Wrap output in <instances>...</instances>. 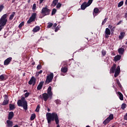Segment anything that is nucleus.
<instances>
[{
	"mask_svg": "<svg viewBox=\"0 0 127 127\" xmlns=\"http://www.w3.org/2000/svg\"><path fill=\"white\" fill-rule=\"evenodd\" d=\"M46 117L48 121V124L50 125V124H51V122L55 121L56 125H57V127H60V125H59V118H58V115L57 113H48Z\"/></svg>",
	"mask_w": 127,
	"mask_h": 127,
	"instance_id": "f257e3e1",
	"label": "nucleus"
},
{
	"mask_svg": "<svg viewBox=\"0 0 127 127\" xmlns=\"http://www.w3.org/2000/svg\"><path fill=\"white\" fill-rule=\"evenodd\" d=\"M17 104L18 107H22L25 111H27V101L25 100V98L21 97V100H18Z\"/></svg>",
	"mask_w": 127,
	"mask_h": 127,
	"instance_id": "f03ea898",
	"label": "nucleus"
},
{
	"mask_svg": "<svg viewBox=\"0 0 127 127\" xmlns=\"http://www.w3.org/2000/svg\"><path fill=\"white\" fill-rule=\"evenodd\" d=\"M7 14H4L0 18V31H1L3 26L6 25V22H7Z\"/></svg>",
	"mask_w": 127,
	"mask_h": 127,
	"instance_id": "7ed1b4c3",
	"label": "nucleus"
},
{
	"mask_svg": "<svg viewBox=\"0 0 127 127\" xmlns=\"http://www.w3.org/2000/svg\"><path fill=\"white\" fill-rule=\"evenodd\" d=\"M50 11H51V10L48 8L47 6H46L42 8L41 13H42L44 16H46V15H49V14H50Z\"/></svg>",
	"mask_w": 127,
	"mask_h": 127,
	"instance_id": "20e7f679",
	"label": "nucleus"
},
{
	"mask_svg": "<svg viewBox=\"0 0 127 127\" xmlns=\"http://www.w3.org/2000/svg\"><path fill=\"white\" fill-rule=\"evenodd\" d=\"M54 77V74L53 73H50L48 76H47V78L45 81V84L47 85L49 84V83H51L53 80V78Z\"/></svg>",
	"mask_w": 127,
	"mask_h": 127,
	"instance_id": "39448f33",
	"label": "nucleus"
},
{
	"mask_svg": "<svg viewBox=\"0 0 127 127\" xmlns=\"http://www.w3.org/2000/svg\"><path fill=\"white\" fill-rule=\"evenodd\" d=\"M112 120H114V115L113 114H110L109 116L103 122V124L105 126L106 125H108Z\"/></svg>",
	"mask_w": 127,
	"mask_h": 127,
	"instance_id": "423d86ee",
	"label": "nucleus"
},
{
	"mask_svg": "<svg viewBox=\"0 0 127 127\" xmlns=\"http://www.w3.org/2000/svg\"><path fill=\"white\" fill-rule=\"evenodd\" d=\"M114 72V77L115 78H117V77L120 75V73H121V67H120V65H118L117 67L116 70Z\"/></svg>",
	"mask_w": 127,
	"mask_h": 127,
	"instance_id": "0eeeda50",
	"label": "nucleus"
},
{
	"mask_svg": "<svg viewBox=\"0 0 127 127\" xmlns=\"http://www.w3.org/2000/svg\"><path fill=\"white\" fill-rule=\"evenodd\" d=\"M43 96V99H44V101L45 102H47V100H48V99H49V98L50 99H52V96H50L49 94H48V93H44L42 94Z\"/></svg>",
	"mask_w": 127,
	"mask_h": 127,
	"instance_id": "6e6552de",
	"label": "nucleus"
},
{
	"mask_svg": "<svg viewBox=\"0 0 127 127\" xmlns=\"http://www.w3.org/2000/svg\"><path fill=\"white\" fill-rule=\"evenodd\" d=\"M28 84L29 85H32L33 84V86H34V85L36 84V79L34 76H32L30 80L28 82Z\"/></svg>",
	"mask_w": 127,
	"mask_h": 127,
	"instance_id": "1a4fd4ad",
	"label": "nucleus"
},
{
	"mask_svg": "<svg viewBox=\"0 0 127 127\" xmlns=\"http://www.w3.org/2000/svg\"><path fill=\"white\" fill-rule=\"evenodd\" d=\"M8 102H9L8 96H7V95L5 94L4 95V100L3 101V103H2V105L3 106H5L6 105H8Z\"/></svg>",
	"mask_w": 127,
	"mask_h": 127,
	"instance_id": "9d476101",
	"label": "nucleus"
},
{
	"mask_svg": "<svg viewBox=\"0 0 127 127\" xmlns=\"http://www.w3.org/2000/svg\"><path fill=\"white\" fill-rule=\"evenodd\" d=\"M6 127H12L13 126V122L11 121L10 120H7L6 122Z\"/></svg>",
	"mask_w": 127,
	"mask_h": 127,
	"instance_id": "9b49d317",
	"label": "nucleus"
},
{
	"mask_svg": "<svg viewBox=\"0 0 127 127\" xmlns=\"http://www.w3.org/2000/svg\"><path fill=\"white\" fill-rule=\"evenodd\" d=\"M64 67L61 68V71L63 73H67L68 71V68L66 67V66H67V63H65V64H64Z\"/></svg>",
	"mask_w": 127,
	"mask_h": 127,
	"instance_id": "f8f14e48",
	"label": "nucleus"
},
{
	"mask_svg": "<svg viewBox=\"0 0 127 127\" xmlns=\"http://www.w3.org/2000/svg\"><path fill=\"white\" fill-rule=\"evenodd\" d=\"M11 60H12V58H11V57L8 58L7 59H6L4 61V65H8V64H9V63H10Z\"/></svg>",
	"mask_w": 127,
	"mask_h": 127,
	"instance_id": "ddd939ff",
	"label": "nucleus"
},
{
	"mask_svg": "<svg viewBox=\"0 0 127 127\" xmlns=\"http://www.w3.org/2000/svg\"><path fill=\"white\" fill-rule=\"evenodd\" d=\"M116 68H117V64H114L110 69V73L114 74L116 71Z\"/></svg>",
	"mask_w": 127,
	"mask_h": 127,
	"instance_id": "4468645a",
	"label": "nucleus"
},
{
	"mask_svg": "<svg viewBox=\"0 0 127 127\" xmlns=\"http://www.w3.org/2000/svg\"><path fill=\"white\" fill-rule=\"evenodd\" d=\"M51 90H52L51 86H49L47 90V94L49 95L50 97H52L53 95V93H52V91H51Z\"/></svg>",
	"mask_w": 127,
	"mask_h": 127,
	"instance_id": "2eb2a0df",
	"label": "nucleus"
},
{
	"mask_svg": "<svg viewBox=\"0 0 127 127\" xmlns=\"http://www.w3.org/2000/svg\"><path fill=\"white\" fill-rule=\"evenodd\" d=\"M14 117V114L13 113V112H10L9 113L8 115V120H12V118Z\"/></svg>",
	"mask_w": 127,
	"mask_h": 127,
	"instance_id": "dca6fc26",
	"label": "nucleus"
},
{
	"mask_svg": "<svg viewBox=\"0 0 127 127\" xmlns=\"http://www.w3.org/2000/svg\"><path fill=\"white\" fill-rule=\"evenodd\" d=\"M43 84H44V81H41L37 87V89L38 91H40L41 89H42L43 87Z\"/></svg>",
	"mask_w": 127,
	"mask_h": 127,
	"instance_id": "f3484780",
	"label": "nucleus"
},
{
	"mask_svg": "<svg viewBox=\"0 0 127 127\" xmlns=\"http://www.w3.org/2000/svg\"><path fill=\"white\" fill-rule=\"evenodd\" d=\"M87 5V2H84L81 5V9L84 10V9H86V7H88V6Z\"/></svg>",
	"mask_w": 127,
	"mask_h": 127,
	"instance_id": "a211bd4d",
	"label": "nucleus"
},
{
	"mask_svg": "<svg viewBox=\"0 0 127 127\" xmlns=\"http://www.w3.org/2000/svg\"><path fill=\"white\" fill-rule=\"evenodd\" d=\"M125 35H126V33L124 32H121L120 33V35L119 36L120 40H123L124 37H125Z\"/></svg>",
	"mask_w": 127,
	"mask_h": 127,
	"instance_id": "6ab92c4d",
	"label": "nucleus"
},
{
	"mask_svg": "<svg viewBox=\"0 0 127 127\" xmlns=\"http://www.w3.org/2000/svg\"><path fill=\"white\" fill-rule=\"evenodd\" d=\"M40 30V27L39 26H37L35 27L32 30L33 32H38Z\"/></svg>",
	"mask_w": 127,
	"mask_h": 127,
	"instance_id": "aec40b11",
	"label": "nucleus"
},
{
	"mask_svg": "<svg viewBox=\"0 0 127 127\" xmlns=\"http://www.w3.org/2000/svg\"><path fill=\"white\" fill-rule=\"evenodd\" d=\"M121 58H122V56L121 55H117L114 58V61L117 62L121 60Z\"/></svg>",
	"mask_w": 127,
	"mask_h": 127,
	"instance_id": "412c9836",
	"label": "nucleus"
},
{
	"mask_svg": "<svg viewBox=\"0 0 127 127\" xmlns=\"http://www.w3.org/2000/svg\"><path fill=\"white\" fill-rule=\"evenodd\" d=\"M118 95H119L120 100H121V101H124V95H123V94L121 93V92H118Z\"/></svg>",
	"mask_w": 127,
	"mask_h": 127,
	"instance_id": "4be33fe9",
	"label": "nucleus"
},
{
	"mask_svg": "<svg viewBox=\"0 0 127 127\" xmlns=\"http://www.w3.org/2000/svg\"><path fill=\"white\" fill-rule=\"evenodd\" d=\"M37 15V14H36V13H33L30 18L34 20V21H35V18H36Z\"/></svg>",
	"mask_w": 127,
	"mask_h": 127,
	"instance_id": "5701e85b",
	"label": "nucleus"
},
{
	"mask_svg": "<svg viewBox=\"0 0 127 127\" xmlns=\"http://www.w3.org/2000/svg\"><path fill=\"white\" fill-rule=\"evenodd\" d=\"M105 34H107V35H111V30L108 28H106L105 29Z\"/></svg>",
	"mask_w": 127,
	"mask_h": 127,
	"instance_id": "b1692460",
	"label": "nucleus"
},
{
	"mask_svg": "<svg viewBox=\"0 0 127 127\" xmlns=\"http://www.w3.org/2000/svg\"><path fill=\"white\" fill-rule=\"evenodd\" d=\"M59 0H54L52 2V4L51 5V6H56L57 3H58Z\"/></svg>",
	"mask_w": 127,
	"mask_h": 127,
	"instance_id": "393cba45",
	"label": "nucleus"
},
{
	"mask_svg": "<svg viewBox=\"0 0 127 127\" xmlns=\"http://www.w3.org/2000/svg\"><path fill=\"white\" fill-rule=\"evenodd\" d=\"M118 52L119 54H124V52H125V49L124 48H120L118 49Z\"/></svg>",
	"mask_w": 127,
	"mask_h": 127,
	"instance_id": "a878e982",
	"label": "nucleus"
},
{
	"mask_svg": "<svg viewBox=\"0 0 127 127\" xmlns=\"http://www.w3.org/2000/svg\"><path fill=\"white\" fill-rule=\"evenodd\" d=\"M9 111H12V110H14V109H15V106L14 104H10L9 105Z\"/></svg>",
	"mask_w": 127,
	"mask_h": 127,
	"instance_id": "bb28decb",
	"label": "nucleus"
},
{
	"mask_svg": "<svg viewBox=\"0 0 127 127\" xmlns=\"http://www.w3.org/2000/svg\"><path fill=\"white\" fill-rule=\"evenodd\" d=\"M15 15V12H13L9 17V20H12V19H13V17H14Z\"/></svg>",
	"mask_w": 127,
	"mask_h": 127,
	"instance_id": "cd10ccee",
	"label": "nucleus"
},
{
	"mask_svg": "<svg viewBox=\"0 0 127 127\" xmlns=\"http://www.w3.org/2000/svg\"><path fill=\"white\" fill-rule=\"evenodd\" d=\"M53 26V23L51 22L48 23V26H47V28H51Z\"/></svg>",
	"mask_w": 127,
	"mask_h": 127,
	"instance_id": "c85d7f7f",
	"label": "nucleus"
},
{
	"mask_svg": "<svg viewBox=\"0 0 127 127\" xmlns=\"http://www.w3.org/2000/svg\"><path fill=\"white\" fill-rule=\"evenodd\" d=\"M36 117V115H35V114H32L30 117L31 121H33L34 119H35Z\"/></svg>",
	"mask_w": 127,
	"mask_h": 127,
	"instance_id": "c756f323",
	"label": "nucleus"
},
{
	"mask_svg": "<svg viewBox=\"0 0 127 127\" xmlns=\"http://www.w3.org/2000/svg\"><path fill=\"white\" fill-rule=\"evenodd\" d=\"M61 28V26H60V25H59L57 27L55 28V32H57V31H58V30H59Z\"/></svg>",
	"mask_w": 127,
	"mask_h": 127,
	"instance_id": "7c9ffc66",
	"label": "nucleus"
},
{
	"mask_svg": "<svg viewBox=\"0 0 127 127\" xmlns=\"http://www.w3.org/2000/svg\"><path fill=\"white\" fill-rule=\"evenodd\" d=\"M123 5H124V0H122L118 3V7H121V6H123Z\"/></svg>",
	"mask_w": 127,
	"mask_h": 127,
	"instance_id": "2f4dec72",
	"label": "nucleus"
},
{
	"mask_svg": "<svg viewBox=\"0 0 127 127\" xmlns=\"http://www.w3.org/2000/svg\"><path fill=\"white\" fill-rule=\"evenodd\" d=\"M33 21H34V20L31 19V18H29V20L27 22V23H28V24H30V23L33 22Z\"/></svg>",
	"mask_w": 127,
	"mask_h": 127,
	"instance_id": "473e14b6",
	"label": "nucleus"
},
{
	"mask_svg": "<svg viewBox=\"0 0 127 127\" xmlns=\"http://www.w3.org/2000/svg\"><path fill=\"white\" fill-rule=\"evenodd\" d=\"M4 80H5V78L3 76V74L0 75V81H4Z\"/></svg>",
	"mask_w": 127,
	"mask_h": 127,
	"instance_id": "72a5a7b5",
	"label": "nucleus"
},
{
	"mask_svg": "<svg viewBox=\"0 0 127 127\" xmlns=\"http://www.w3.org/2000/svg\"><path fill=\"white\" fill-rule=\"evenodd\" d=\"M126 108H127V104H126V103L122 104V105L121 106V109L122 110H125V109H126Z\"/></svg>",
	"mask_w": 127,
	"mask_h": 127,
	"instance_id": "f704fd0d",
	"label": "nucleus"
},
{
	"mask_svg": "<svg viewBox=\"0 0 127 127\" xmlns=\"http://www.w3.org/2000/svg\"><path fill=\"white\" fill-rule=\"evenodd\" d=\"M55 102L57 105H61V100L60 99H57L55 100Z\"/></svg>",
	"mask_w": 127,
	"mask_h": 127,
	"instance_id": "c9c22d12",
	"label": "nucleus"
},
{
	"mask_svg": "<svg viewBox=\"0 0 127 127\" xmlns=\"http://www.w3.org/2000/svg\"><path fill=\"white\" fill-rule=\"evenodd\" d=\"M99 8H95L93 10V12H94V13H99Z\"/></svg>",
	"mask_w": 127,
	"mask_h": 127,
	"instance_id": "e433bc0d",
	"label": "nucleus"
},
{
	"mask_svg": "<svg viewBox=\"0 0 127 127\" xmlns=\"http://www.w3.org/2000/svg\"><path fill=\"white\" fill-rule=\"evenodd\" d=\"M24 25V22H21L20 24H19V26H18V28H21L22 27V26H23Z\"/></svg>",
	"mask_w": 127,
	"mask_h": 127,
	"instance_id": "4c0bfd02",
	"label": "nucleus"
},
{
	"mask_svg": "<svg viewBox=\"0 0 127 127\" xmlns=\"http://www.w3.org/2000/svg\"><path fill=\"white\" fill-rule=\"evenodd\" d=\"M92 2H93L92 1H91V0H88L87 3L86 2V4L87 5V6H90V5H91V4H92Z\"/></svg>",
	"mask_w": 127,
	"mask_h": 127,
	"instance_id": "58836bf2",
	"label": "nucleus"
},
{
	"mask_svg": "<svg viewBox=\"0 0 127 127\" xmlns=\"http://www.w3.org/2000/svg\"><path fill=\"white\" fill-rule=\"evenodd\" d=\"M56 11H57V10L55 8L53 9L52 11V15H54L55 13H56Z\"/></svg>",
	"mask_w": 127,
	"mask_h": 127,
	"instance_id": "ea45409f",
	"label": "nucleus"
},
{
	"mask_svg": "<svg viewBox=\"0 0 127 127\" xmlns=\"http://www.w3.org/2000/svg\"><path fill=\"white\" fill-rule=\"evenodd\" d=\"M117 84L120 88H122V84H121V82H120V80L119 79H117Z\"/></svg>",
	"mask_w": 127,
	"mask_h": 127,
	"instance_id": "a19ab883",
	"label": "nucleus"
},
{
	"mask_svg": "<svg viewBox=\"0 0 127 127\" xmlns=\"http://www.w3.org/2000/svg\"><path fill=\"white\" fill-rule=\"evenodd\" d=\"M101 52L103 56H106V54H107V51H106L105 50H103Z\"/></svg>",
	"mask_w": 127,
	"mask_h": 127,
	"instance_id": "79ce46f5",
	"label": "nucleus"
},
{
	"mask_svg": "<svg viewBox=\"0 0 127 127\" xmlns=\"http://www.w3.org/2000/svg\"><path fill=\"white\" fill-rule=\"evenodd\" d=\"M107 20H108V18H105L102 21V25H104V24L107 22Z\"/></svg>",
	"mask_w": 127,
	"mask_h": 127,
	"instance_id": "37998d69",
	"label": "nucleus"
},
{
	"mask_svg": "<svg viewBox=\"0 0 127 127\" xmlns=\"http://www.w3.org/2000/svg\"><path fill=\"white\" fill-rule=\"evenodd\" d=\"M61 5H62L61 3H60V2L58 3L57 6H56L57 8H60L61 7Z\"/></svg>",
	"mask_w": 127,
	"mask_h": 127,
	"instance_id": "c03bdc74",
	"label": "nucleus"
},
{
	"mask_svg": "<svg viewBox=\"0 0 127 127\" xmlns=\"http://www.w3.org/2000/svg\"><path fill=\"white\" fill-rule=\"evenodd\" d=\"M42 68V66L40 64L37 65V70H40Z\"/></svg>",
	"mask_w": 127,
	"mask_h": 127,
	"instance_id": "a18cd8bd",
	"label": "nucleus"
},
{
	"mask_svg": "<svg viewBox=\"0 0 127 127\" xmlns=\"http://www.w3.org/2000/svg\"><path fill=\"white\" fill-rule=\"evenodd\" d=\"M39 109H40V106H39V105H38L37 106L35 111L37 112V113H38V112H39Z\"/></svg>",
	"mask_w": 127,
	"mask_h": 127,
	"instance_id": "49530a36",
	"label": "nucleus"
},
{
	"mask_svg": "<svg viewBox=\"0 0 127 127\" xmlns=\"http://www.w3.org/2000/svg\"><path fill=\"white\" fill-rule=\"evenodd\" d=\"M4 8V6L3 5H0V12H1V11Z\"/></svg>",
	"mask_w": 127,
	"mask_h": 127,
	"instance_id": "de8ad7c7",
	"label": "nucleus"
},
{
	"mask_svg": "<svg viewBox=\"0 0 127 127\" xmlns=\"http://www.w3.org/2000/svg\"><path fill=\"white\" fill-rule=\"evenodd\" d=\"M111 32L113 33L114 31H115V30L116 29V26L113 27L112 28L110 29Z\"/></svg>",
	"mask_w": 127,
	"mask_h": 127,
	"instance_id": "09e8293b",
	"label": "nucleus"
},
{
	"mask_svg": "<svg viewBox=\"0 0 127 127\" xmlns=\"http://www.w3.org/2000/svg\"><path fill=\"white\" fill-rule=\"evenodd\" d=\"M30 95L29 92H27L24 94L25 98H27Z\"/></svg>",
	"mask_w": 127,
	"mask_h": 127,
	"instance_id": "8fccbe9b",
	"label": "nucleus"
},
{
	"mask_svg": "<svg viewBox=\"0 0 127 127\" xmlns=\"http://www.w3.org/2000/svg\"><path fill=\"white\" fill-rule=\"evenodd\" d=\"M32 9L34 10V9H36V3H34L32 6Z\"/></svg>",
	"mask_w": 127,
	"mask_h": 127,
	"instance_id": "3c124183",
	"label": "nucleus"
},
{
	"mask_svg": "<svg viewBox=\"0 0 127 127\" xmlns=\"http://www.w3.org/2000/svg\"><path fill=\"white\" fill-rule=\"evenodd\" d=\"M122 22H123L122 20L120 21L117 24V25H120V24H121L122 23Z\"/></svg>",
	"mask_w": 127,
	"mask_h": 127,
	"instance_id": "603ef678",
	"label": "nucleus"
},
{
	"mask_svg": "<svg viewBox=\"0 0 127 127\" xmlns=\"http://www.w3.org/2000/svg\"><path fill=\"white\" fill-rule=\"evenodd\" d=\"M113 28V26L111 25H108V28H110V29H112Z\"/></svg>",
	"mask_w": 127,
	"mask_h": 127,
	"instance_id": "864d4df0",
	"label": "nucleus"
},
{
	"mask_svg": "<svg viewBox=\"0 0 127 127\" xmlns=\"http://www.w3.org/2000/svg\"><path fill=\"white\" fill-rule=\"evenodd\" d=\"M105 34V38H109V35H107L106 34Z\"/></svg>",
	"mask_w": 127,
	"mask_h": 127,
	"instance_id": "5fc2aeb1",
	"label": "nucleus"
},
{
	"mask_svg": "<svg viewBox=\"0 0 127 127\" xmlns=\"http://www.w3.org/2000/svg\"><path fill=\"white\" fill-rule=\"evenodd\" d=\"M53 27L56 28L57 26V23H55L54 24V25H53Z\"/></svg>",
	"mask_w": 127,
	"mask_h": 127,
	"instance_id": "6e6d98bb",
	"label": "nucleus"
},
{
	"mask_svg": "<svg viewBox=\"0 0 127 127\" xmlns=\"http://www.w3.org/2000/svg\"><path fill=\"white\" fill-rule=\"evenodd\" d=\"M42 72H43V71H42V70H41L39 72H38V74H41L42 73Z\"/></svg>",
	"mask_w": 127,
	"mask_h": 127,
	"instance_id": "4d7b16f0",
	"label": "nucleus"
},
{
	"mask_svg": "<svg viewBox=\"0 0 127 127\" xmlns=\"http://www.w3.org/2000/svg\"><path fill=\"white\" fill-rule=\"evenodd\" d=\"M39 99H43V96H42V95H40V96H39Z\"/></svg>",
	"mask_w": 127,
	"mask_h": 127,
	"instance_id": "13d9d810",
	"label": "nucleus"
},
{
	"mask_svg": "<svg viewBox=\"0 0 127 127\" xmlns=\"http://www.w3.org/2000/svg\"><path fill=\"white\" fill-rule=\"evenodd\" d=\"M125 18H126V20H127V13H125Z\"/></svg>",
	"mask_w": 127,
	"mask_h": 127,
	"instance_id": "bf43d9fd",
	"label": "nucleus"
},
{
	"mask_svg": "<svg viewBox=\"0 0 127 127\" xmlns=\"http://www.w3.org/2000/svg\"><path fill=\"white\" fill-rule=\"evenodd\" d=\"M44 0H40V3H42V2H43V1Z\"/></svg>",
	"mask_w": 127,
	"mask_h": 127,
	"instance_id": "052dcab7",
	"label": "nucleus"
},
{
	"mask_svg": "<svg viewBox=\"0 0 127 127\" xmlns=\"http://www.w3.org/2000/svg\"><path fill=\"white\" fill-rule=\"evenodd\" d=\"M32 65H33V66H34V65H35V62H33V63L32 64Z\"/></svg>",
	"mask_w": 127,
	"mask_h": 127,
	"instance_id": "680f3d73",
	"label": "nucleus"
},
{
	"mask_svg": "<svg viewBox=\"0 0 127 127\" xmlns=\"http://www.w3.org/2000/svg\"><path fill=\"white\" fill-rule=\"evenodd\" d=\"M13 127H18V125H15L14 126H13Z\"/></svg>",
	"mask_w": 127,
	"mask_h": 127,
	"instance_id": "e2e57ef3",
	"label": "nucleus"
},
{
	"mask_svg": "<svg viewBox=\"0 0 127 127\" xmlns=\"http://www.w3.org/2000/svg\"><path fill=\"white\" fill-rule=\"evenodd\" d=\"M25 92H27V90H24V93H25Z\"/></svg>",
	"mask_w": 127,
	"mask_h": 127,
	"instance_id": "0e129e2a",
	"label": "nucleus"
},
{
	"mask_svg": "<svg viewBox=\"0 0 127 127\" xmlns=\"http://www.w3.org/2000/svg\"><path fill=\"white\" fill-rule=\"evenodd\" d=\"M48 112H50V109H48Z\"/></svg>",
	"mask_w": 127,
	"mask_h": 127,
	"instance_id": "69168bd1",
	"label": "nucleus"
},
{
	"mask_svg": "<svg viewBox=\"0 0 127 127\" xmlns=\"http://www.w3.org/2000/svg\"><path fill=\"white\" fill-rule=\"evenodd\" d=\"M28 2H30V0H28Z\"/></svg>",
	"mask_w": 127,
	"mask_h": 127,
	"instance_id": "338daca9",
	"label": "nucleus"
},
{
	"mask_svg": "<svg viewBox=\"0 0 127 127\" xmlns=\"http://www.w3.org/2000/svg\"><path fill=\"white\" fill-rule=\"evenodd\" d=\"M40 18H42V17H41Z\"/></svg>",
	"mask_w": 127,
	"mask_h": 127,
	"instance_id": "774afa93",
	"label": "nucleus"
}]
</instances>
